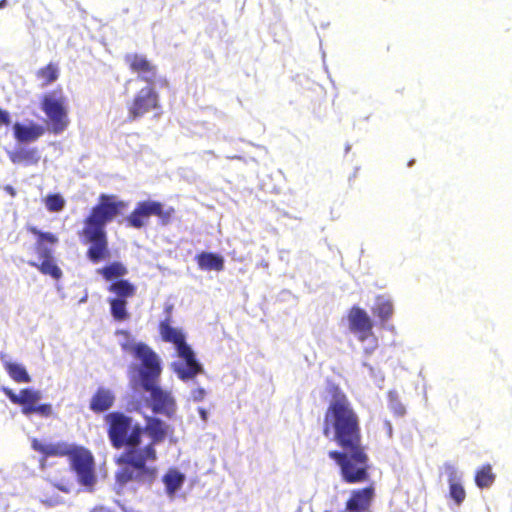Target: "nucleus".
Wrapping results in <instances>:
<instances>
[{
  "mask_svg": "<svg viewBox=\"0 0 512 512\" xmlns=\"http://www.w3.org/2000/svg\"><path fill=\"white\" fill-rule=\"evenodd\" d=\"M327 390L331 401L324 413L322 434L341 449L329 451L328 457L337 464L344 483H365L370 479V458L362 442L360 418L337 384H329Z\"/></svg>",
  "mask_w": 512,
  "mask_h": 512,
  "instance_id": "obj_1",
  "label": "nucleus"
},
{
  "mask_svg": "<svg viewBox=\"0 0 512 512\" xmlns=\"http://www.w3.org/2000/svg\"><path fill=\"white\" fill-rule=\"evenodd\" d=\"M127 203L114 194H101L97 203L84 219L81 236L91 245L87 257L93 263H99L110 257L105 226L121 215Z\"/></svg>",
  "mask_w": 512,
  "mask_h": 512,
  "instance_id": "obj_2",
  "label": "nucleus"
},
{
  "mask_svg": "<svg viewBox=\"0 0 512 512\" xmlns=\"http://www.w3.org/2000/svg\"><path fill=\"white\" fill-rule=\"evenodd\" d=\"M170 427L164 421L157 417L146 416L145 426L143 427V433L145 432L150 441L140 448H136L131 451L132 458L140 461L139 473H133L126 470H118L115 478L116 482L120 485H126L129 482H137L138 484L152 485L158 476V469L155 466L149 464L155 463L158 459V453L156 445L162 443L168 433Z\"/></svg>",
  "mask_w": 512,
  "mask_h": 512,
  "instance_id": "obj_3",
  "label": "nucleus"
},
{
  "mask_svg": "<svg viewBox=\"0 0 512 512\" xmlns=\"http://www.w3.org/2000/svg\"><path fill=\"white\" fill-rule=\"evenodd\" d=\"M107 435L114 449H123L115 462L121 468L133 473H139L140 461L133 459L131 451L140 448L142 443L143 427L135 423L133 418L120 411H114L104 416Z\"/></svg>",
  "mask_w": 512,
  "mask_h": 512,
  "instance_id": "obj_4",
  "label": "nucleus"
},
{
  "mask_svg": "<svg viewBox=\"0 0 512 512\" xmlns=\"http://www.w3.org/2000/svg\"><path fill=\"white\" fill-rule=\"evenodd\" d=\"M121 346L123 350L133 352L134 356L142 362L141 384L145 391L150 392L153 412L171 417L175 412L176 404L171 394L157 385L161 366L156 353L144 343L135 345L123 343Z\"/></svg>",
  "mask_w": 512,
  "mask_h": 512,
  "instance_id": "obj_5",
  "label": "nucleus"
},
{
  "mask_svg": "<svg viewBox=\"0 0 512 512\" xmlns=\"http://www.w3.org/2000/svg\"><path fill=\"white\" fill-rule=\"evenodd\" d=\"M34 450L42 455L39 459L42 469L45 468L46 461L50 457H67L78 482L90 489L95 485V460L91 451L87 448L66 442L42 444L34 439Z\"/></svg>",
  "mask_w": 512,
  "mask_h": 512,
  "instance_id": "obj_6",
  "label": "nucleus"
},
{
  "mask_svg": "<svg viewBox=\"0 0 512 512\" xmlns=\"http://www.w3.org/2000/svg\"><path fill=\"white\" fill-rule=\"evenodd\" d=\"M170 317L159 323V333L164 342L175 346L178 356L185 361V367L175 368V372L181 380L194 378L202 372V366L195 358L191 347L185 341V335L177 328L171 326Z\"/></svg>",
  "mask_w": 512,
  "mask_h": 512,
  "instance_id": "obj_7",
  "label": "nucleus"
},
{
  "mask_svg": "<svg viewBox=\"0 0 512 512\" xmlns=\"http://www.w3.org/2000/svg\"><path fill=\"white\" fill-rule=\"evenodd\" d=\"M40 108L47 117V127L52 133L60 134L67 129L70 121L61 88L46 92L41 97Z\"/></svg>",
  "mask_w": 512,
  "mask_h": 512,
  "instance_id": "obj_8",
  "label": "nucleus"
},
{
  "mask_svg": "<svg viewBox=\"0 0 512 512\" xmlns=\"http://www.w3.org/2000/svg\"><path fill=\"white\" fill-rule=\"evenodd\" d=\"M151 216L158 217L159 224L167 226L174 219L175 209L172 206L165 208L159 201H140L126 217V225L135 229H141L146 225Z\"/></svg>",
  "mask_w": 512,
  "mask_h": 512,
  "instance_id": "obj_9",
  "label": "nucleus"
},
{
  "mask_svg": "<svg viewBox=\"0 0 512 512\" xmlns=\"http://www.w3.org/2000/svg\"><path fill=\"white\" fill-rule=\"evenodd\" d=\"M34 235L37 236L36 250L39 260L37 264L38 270L42 274L50 276L55 281L60 280L63 276V272L53 255L58 238L52 233H43L36 229H34ZM34 266H36L35 263Z\"/></svg>",
  "mask_w": 512,
  "mask_h": 512,
  "instance_id": "obj_10",
  "label": "nucleus"
},
{
  "mask_svg": "<svg viewBox=\"0 0 512 512\" xmlns=\"http://www.w3.org/2000/svg\"><path fill=\"white\" fill-rule=\"evenodd\" d=\"M155 84H147L138 90L127 105L130 120H136L149 112L160 110V97Z\"/></svg>",
  "mask_w": 512,
  "mask_h": 512,
  "instance_id": "obj_11",
  "label": "nucleus"
},
{
  "mask_svg": "<svg viewBox=\"0 0 512 512\" xmlns=\"http://www.w3.org/2000/svg\"><path fill=\"white\" fill-rule=\"evenodd\" d=\"M107 290L115 297L108 300L113 318L117 321H124L129 317L127 312V299L136 295L137 288L126 279H119L112 282Z\"/></svg>",
  "mask_w": 512,
  "mask_h": 512,
  "instance_id": "obj_12",
  "label": "nucleus"
},
{
  "mask_svg": "<svg viewBox=\"0 0 512 512\" xmlns=\"http://www.w3.org/2000/svg\"><path fill=\"white\" fill-rule=\"evenodd\" d=\"M349 330L356 335L360 342L366 341L373 336L374 323L368 313L359 306H353L347 314Z\"/></svg>",
  "mask_w": 512,
  "mask_h": 512,
  "instance_id": "obj_13",
  "label": "nucleus"
},
{
  "mask_svg": "<svg viewBox=\"0 0 512 512\" xmlns=\"http://www.w3.org/2000/svg\"><path fill=\"white\" fill-rule=\"evenodd\" d=\"M124 61L130 71L138 75L141 81L147 84H155L157 81L158 69L146 56L138 53H128L124 56Z\"/></svg>",
  "mask_w": 512,
  "mask_h": 512,
  "instance_id": "obj_14",
  "label": "nucleus"
},
{
  "mask_svg": "<svg viewBox=\"0 0 512 512\" xmlns=\"http://www.w3.org/2000/svg\"><path fill=\"white\" fill-rule=\"evenodd\" d=\"M375 498L373 484L351 491L345 503V509L349 512H371V506Z\"/></svg>",
  "mask_w": 512,
  "mask_h": 512,
  "instance_id": "obj_15",
  "label": "nucleus"
},
{
  "mask_svg": "<svg viewBox=\"0 0 512 512\" xmlns=\"http://www.w3.org/2000/svg\"><path fill=\"white\" fill-rule=\"evenodd\" d=\"M115 396L113 392L104 387H99L92 395L89 408L94 413H103L113 407Z\"/></svg>",
  "mask_w": 512,
  "mask_h": 512,
  "instance_id": "obj_16",
  "label": "nucleus"
},
{
  "mask_svg": "<svg viewBox=\"0 0 512 512\" xmlns=\"http://www.w3.org/2000/svg\"><path fill=\"white\" fill-rule=\"evenodd\" d=\"M2 391L13 404L22 406L23 413H32V389H22L18 394L7 387H3Z\"/></svg>",
  "mask_w": 512,
  "mask_h": 512,
  "instance_id": "obj_17",
  "label": "nucleus"
},
{
  "mask_svg": "<svg viewBox=\"0 0 512 512\" xmlns=\"http://www.w3.org/2000/svg\"><path fill=\"white\" fill-rule=\"evenodd\" d=\"M196 262L201 270L222 271L224 269V259L216 253L201 252L196 255Z\"/></svg>",
  "mask_w": 512,
  "mask_h": 512,
  "instance_id": "obj_18",
  "label": "nucleus"
},
{
  "mask_svg": "<svg viewBox=\"0 0 512 512\" xmlns=\"http://www.w3.org/2000/svg\"><path fill=\"white\" fill-rule=\"evenodd\" d=\"M165 490L170 498H173L177 490H179L185 481V475L177 469H169L162 477Z\"/></svg>",
  "mask_w": 512,
  "mask_h": 512,
  "instance_id": "obj_19",
  "label": "nucleus"
},
{
  "mask_svg": "<svg viewBox=\"0 0 512 512\" xmlns=\"http://www.w3.org/2000/svg\"><path fill=\"white\" fill-rule=\"evenodd\" d=\"M449 469V494L457 505H461L466 498V492L462 484L457 478V472L454 467L450 466Z\"/></svg>",
  "mask_w": 512,
  "mask_h": 512,
  "instance_id": "obj_20",
  "label": "nucleus"
},
{
  "mask_svg": "<svg viewBox=\"0 0 512 512\" xmlns=\"http://www.w3.org/2000/svg\"><path fill=\"white\" fill-rule=\"evenodd\" d=\"M59 73L60 69L58 63L50 62L36 72V77L40 86L46 87L57 81L59 78Z\"/></svg>",
  "mask_w": 512,
  "mask_h": 512,
  "instance_id": "obj_21",
  "label": "nucleus"
},
{
  "mask_svg": "<svg viewBox=\"0 0 512 512\" xmlns=\"http://www.w3.org/2000/svg\"><path fill=\"white\" fill-rule=\"evenodd\" d=\"M97 272L106 281H111L113 279H122L128 273V270L121 262L115 261L98 269Z\"/></svg>",
  "mask_w": 512,
  "mask_h": 512,
  "instance_id": "obj_22",
  "label": "nucleus"
},
{
  "mask_svg": "<svg viewBox=\"0 0 512 512\" xmlns=\"http://www.w3.org/2000/svg\"><path fill=\"white\" fill-rule=\"evenodd\" d=\"M496 479V475L492 471L490 464H484L475 473V483L481 488H489Z\"/></svg>",
  "mask_w": 512,
  "mask_h": 512,
  "instance_id": "obj_23",
  "label": "nucleus"
},
{
  "mask_svg": "<svg viewBox=\"0 0 512 512\" xmlns=\"http://www.w3.org/2000/svg\"><path fill=\"white\" fill-rule=\"evenodd\" d=\"M372 311L373 314L378 317L382 323H385L392 317L394 308L390 300L378 298Z\"/></svg>",
  "mask_w": 512,
  "mask_h": 512,
  "instance_id": "obj_24",
  "label": "nucleus"
},
{
  "mask_svg": "<svg viewBox=\"0 0 512 512\" xmlns=\"http://www.w3.org/2000/svg\"><path fill=\"white\" fill-rule=\"evenodd\" d=\"M4 367L6 371L8 372L9 376L16 382L22 383V382H29L30 377L26 369L14 362H6L4 364Z\"/></svg>",
  "mask_w": 512,
  "mask_h": 512,
  "instance_id": "obj_25",
  "label": "nucleus"
},
{
  "mask_svg": "<svg viewBox=\"0 0 512 512\" xmlns=\"http://www.w3.org/2000/svg\"><path fill=\"white\" fill-rule=\"evenodd\" d=\"M58 487L51 484L47 488L40 489L39 500L47 506H55L61 502V498L57 493Z\"/></svg>",
  "mask_w": 512,
  "mask_h": 512,
  "instance_id": "obj_26",
  "label": "nucleus"
},
{
  "mask_svg": "<svg viewBox=\"0 0 512 512\" xmlns=\"http://www.w3.org/2000/svg\"><path fill=\"white\" fill-rule=\"evenodd\" d=\"M44 203L49 212H60L65 206V199L59 193L48 194Z\"/></svg>",
  "mask_w": 512,
  "mask_h": 512,
  "instance_id": "obj_27",
  "label": "nucleus"
},
{
  "mask_svg": "<svg viewBox=\"0 0 512 512\" xmlns=\"http://www.w3.org/2000/svg\"><path fill=\"white\" fill-rule=\"evenodd\" d=\"M14 136L18 143H27L32 140V126H24L20 123L14 125Z\"/></svg>",
  "mask_w": 512,
  "mask_h": 512,
  "instance_id": "obj_28",
  "label": "nucleus"
},
{
  "mask_svg": "<svg viewBox=\"0 0 512 512\" xmlns=\"http://www.w3.org/2000/svg\"><path fill=\"white\" fill-rule=\"evenodd\" d=\"M39 399V393L34 391V414L44 418L53 415V408L51 404H37Z\"/></svg>",
  "mask_w": 512,
  "mask_h": 512,
  "instance_id": "obj_29",
  "label": "nucleus"
},
{
  "mask_svg": "<svg viewBox=\"0 0 512 512\" xmlns=\"http://www.w3.org/2000/svg\"><path fill=\"white\" fill-rule=\"evenodd\" d=\"M389 408L394 413V415L402 417L406 413V409L404 405L399 401L398 396L394 392H389Z\"/></svg>",
  "mask_w": 512,
  "mask_h": 512,
  "instance_id": "obj_30",
  "label": "nucleus"
},
{
  "mask_svg": "<svg viewBox=\"0 0 512 512\" xmlns=\"http://www.w3.org/2000/svg\"><path fill=\"white\" fill-rule=\"evenodd\" d=\"M9 157L13 163L21 164L29 161L30 152L22 148H16L15 150L9 152Z\"/></svg>",
  "mask_w": 512,
  "mask_h": 512,
  "instance_id": "obj_31",
  "label": "nucleus"
},
{
  "mask_svg": "<svg viewBox=\"0 0 512 512\" xmlns=\"http://www.w3.org/2000/svg\"><path fill=\"white\" fill-rule=\"evenodd\" d=\"M10 123L11 119L9 113L6 110L0 108V126H8Z\"/></svg>",
  "mask_w": 512,
  "mask_h": 512,
  "instance_id": "obj_32",
  "label": "nucleus"
},
{
  "mask_svg": "<svg viewBox=\"0 0 512 512\" xmlns=\"http://www.w3.org/2000/svg\"><path fill=\"white\" fill-rule=\"evenodd\" d=\"M90 512H115L107 507L104 506H95L90 510Z\"/></svg>",
  "mask_w": 512,
  "mask_h": 512,
  "instance_id": "obj_33",
  "label": "nucleus"
},
{
  "mask_svg": "<svg viewBox=\"0 0 512 512\" xmlns=\"http://www.w3.org/2000/svg\"><path fill=\"white\" fill-rule=\"evenodd\" d=\"M197 393H198V395H197V396L195 395V396H194V398H195L196 400H201V399H203V397H204V395H205V391H204L203 389H198V390H197Z\"/></svg>",
  "mask_w": 512,
  "mask_h": 512,
  "instance_id": "obj_34",
  "label": "nucleus"
},
{
  "mask_svg": "<svg viewBox=\"0 0 512 512\" xmlns=\"http://www.w3.org/2000/svg\"><path fill=\"white\" fill-rule=\"evenodd\" d=\"M41 133H42V128L34 125V132H33L34 139L36 137H38Z\"/></svg>",
  "mask_w": 512,
  "mask_h": 512,
  "instance_id": "obj_35",
  "label": "nucleus"
},
{
  "mask_svg": "<svg viewBox=\"0 0 512 512\" xmlns=\"http://www.w3.org/2000/svg\"><path fill=\"white\" fill-rule=\"evenodd\" d=\"M199 414H200L202 420H204V421L207 420V411L204 408L199 409Z\"/></svg>",
  "mask_w": 512,
  "mask_h": 512,
  "instance_id": "obj_36",
  "label": "nucleus"
},
{
  "mask_svg": "<svg viewBox=\"0 0 512 512\" xmlns=\"http://www.w3.org/2000/svg\"><path fill=\"white\" fill-rule=\"evenodd\" d=\"M5 190H6V191H8V192H9L10 194H12V195H14V194H15V193H14V190H13V188H12L11 186H6V187H5Z\"/></svg>",
  "mask_w": 512,
  "mask_h": 512,
  "instance_id": "obj_37",
  "label": "nucleus"
},
{
  "mask_svg": "<svg viewBox=\"0 0 512 512\" xmlns=\"http://www.w3.org/2000/svg\"><path fill=\"white\" fill-rule=\"evenodd\" d=\"M117 333H118V334H121V335H123V336H125V337H128V336H129V333H128L127 331H125V330H120V331H118Z\"/></svg>",
  "mask_w": 512,
  "mask_h": 512,
  "instance_id": "obj_38",
  "label": "nucleus"
}]
</instances>
